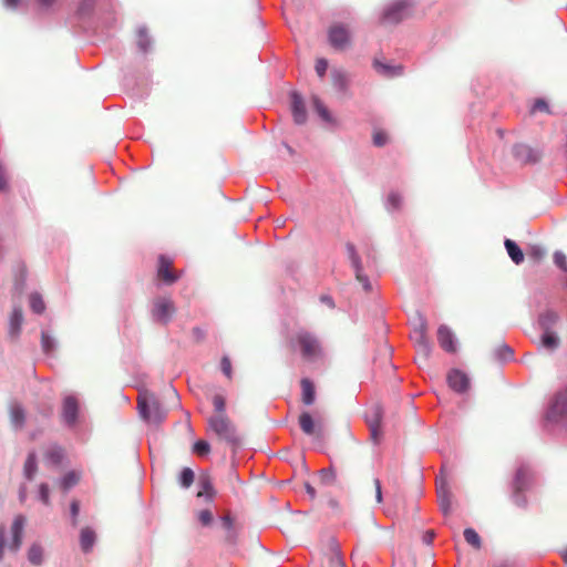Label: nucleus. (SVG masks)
Wrapping results in <instances>:
<instances>
[{
	"instance_id": "nucleus-36",
	"label": "nucleus",
	"mask_w": 567,
	"mask_h": 567,
	"mask_svg": "<svg viewBox=\"0 0 567 567\" xmlns=\"http://www.w3.org/2000/svg\"><path fill=\"white\" fill-rule=\"evenodd\" d=\"M195 480V474L192 468L184 467L181 472L179 483L183 487L188 488Z\"/></svg>"
},
{
	"instance_id": "nucleus-45",
	"label": "nucleus",
	"mask_w": 567,
	"mask_h": 567,
	"mask_svg": "<svg viewBox=\"0 0 567 567\" xmlns=\"http://www.w3.org/2000/svg\"><path fill=\"white\" fill-rule=\"evenodd\" d=\"M79 481V477L75 473H68L63 480H62V487L66 491L69 488H71L72 486H74Z\"/></svg>"
},
{
	"instance_id": "nucleus-23",
	"label": "nucleus",
	"mask_w": 567,
	"mask_h": 567,
	"mask_svg": "<svg viewBox=\"0 0 567 567\" xmlns=\"http://www.w3.org/2000/svg\"><path fill=\"white\" fill-rule=\"evenodd\" d=\"M200 489L197 493V497L206 496L209 501H212L216 494L215 488L213 486V482L209 475L205 474L199 477L198 481Z\"/></svg>"
},
{
	"instance_id": "nucleus-30",
	"label": "nucleus",
	"mask_w": 567,
	"mask_h": 567,
	"mask_svg": "<svg viewBox=\"0 0 567 567\" xmlns=\"http://www.w3.org/2000/svg\"><path fill=\"white\" fill-rule=\"evenodd\" d=\"M10 419L13 425L21 427L25 420L24 410L18 404L12 405L10 409Z\"/></svg>"
},
{
	"instance_id": "nucleus-34",
	"label": "nucleus",
	"mask_w": 567,
	"mask_h": 567,
	"mask_svg": "<svg viewBox=\"0 0 567 567\" xmlns=\"http://www.w3.org/2000/svg\"><path fill=\"white\" fill-rule=\"evenodd\" d=\"M380 424H381V412H380L379 408H375L373 410V419L370 421L371 436L373 437L374 441L378 440Z\"/></svg>"
},
{
	"instance_id": "nucleus-19",
	"label": "nucleus",
	"mask_w": 567,
	"mask_h": 567,
	"mask_svg": "<svg viewBox=\"0 0 567 567\" xmlns=\"http://www.w3.org/2000/svg\"><path fill=\"white\" fill-rule=\"evenodd\" d=\"M300 386H301V402L307 406L312 405L316 401L315 383L310 379L303 378L300 381Z\"/></svg>"
},
{
	"instance_id": "nucleus-53",
	"label": "nucleus",
	"mask_w": 567,
	"mask_h": 567,
	"mask_svg": "<svg viewBox=\"0 0 567 567\" xmlns=\"http://www.w3.org/2000/svg\"><path fill=\"white\" fill-rule=\"evenodd\" d=\"M70 511H71V515H72V524L75 526L78 524V515H79V512H80V504L78 501H72L71 502V505H70Z\"/></svg>"
},
{
	"instance_id": "nucleus-25",
	"label": "nucleus",
	"mask_w": 567,
	"mask_h": 567,
	"mask_svg": "<svg viewBox=\"0 0 567 567\" xmlns=\"http://www.w3.org/2000/svg\"><path fill=\"white\" fill-rule=\"evenodd\" d=\"M505 248L507 250L508 256L516 265H519L524 261V254L515 241H513L512 239H506Z\"/></svg>"
},
{
	"instance_id": "nucleus-64",
	"label": "nucleus",
	"mask_w": 567,
	"mask_h": 567,
	"mask_svg": "<svg viewBox=\"0 0 567 567\" xmlns=\"http://www.w3.org/2000/svg\"><path fill=\"white\" fill-rule=\"evenodd\" d=\"M329 506L332 507L333 509L340 508L339 503L333 498L329 499Z\"/></svg>"
},
{
	"instance_id": "nucleus-29",
	"label": "nucleus",
	"mask_w": 567,
	"mask_h": 567,
	"mask_svg": "<svg viewBox=\"0 0 567 567\" xmlns=\"http://www.w3.org/2000/svg\"><path fill=\"white\" fill-rule=\"evenodd\" d=\"M560 340L554 331H544L542 337V346L548 350L558 348Z\"/></svg>"
},
{
	"instance_id": "nucleus-3",
	"label": "nucleus",
	"mask_w": 567,
	"mask_h": 567,
	"mask_svg": "<svg viewBox=\"0 0 567 567\" xmlns=\"http://www.w3.org/2000/svg\"><path fill=\"white\" fill-rule=\"evenodd\" d=\"M533 481L534 474L528 466L522 465L516 470L512 483V499L516 506L523 508L526 507L527 499L526 496L524 495V492H526L532 486Z\"/></svg>"
},
{
	"instance_id": "nucleus-47",
	"label": "nucleus",
	"mask_w": 567,
	"mask_h": 567,
	"mask_svg": "<svg viewBox=\"0 0 567 567\" xmlns=\"http://www.w3.org/2000/svg\"><path fill=\"white\" fill-rule=\"evenodd\" d=\"M530 112L532 113H537V112L548 113L549 106L545 100L538 99L534 102Z\"/></svg>"
},
{
	"instance_id": "nucleus-8",
	"label": "nucleus",
	"mask_w": 567,
	"mask_h": 567,
	"mask_svg": "<svg viewBox=\"0 0 567 567\" xmlns=\"http://www.w3.org/2000/svg\"><path fill=\"white\" fill-rule=\"evenodd\" d=\"M328 40L332 48L342 51L350 45L351 37L346 25L336 23L328 30Z\"/></svg>"
},
{
	"instance_id": "nucleus-13",
	"label": "nucleus",
	"mask_w": 567,
	"mask_h": 567,
	"mask_svg": "<svg viewBox=\"0 0 567 567\" xmlns=\"http://www.w3.org/2000/svg\"><path fill=\"white\" fill-rule=\"evenodd\" d=\"M514 155L523 163H536L540 159L542 154L525 144H518L514 147Z\"/></svg>"
},
{
	"instance_id": "nucleus-39",
	"label": "nucleus",
	"mask_w": 567,
	"mask_h": 567,
	"mask_svg": "<svg viewBox=\"0 0 567 567\" xmlns=\"http://www.w3.org/2000/svg\"><path fill=\"white\" fill-rule=\"evenodd\" d=\"M330 567H347L346 563L338 549H333L329 555Z\"/></svg>"
},
{
	"instance_id": "nucleus-60",
	"label": "nucleus",
	"mask_w": 567,
	"mask_h": 567,
	"mask_svg": "<svg viewBox=\"0 0 567 567\" xmlns=\"http://www.w3.org/2000/svg\"><path fill=\"white\" fill-rule=\"evenodd\" d=\"M4 554V528L0 526V561L3 558Z\"/></svg>"
},
{
	"instance_id": "nucleus-55",
	"label": "nucleus",
	"mask_w": 567,
	"mask_h": 567,
	"mask_svg": "<svg viewBox=\"0 0 567 567\" xmlns=\"http://www.w3.org/2000/svg\"><path fill=\"white\" fill-rule=\"evenodd\" d=\"M138 45L143 49V50H146L147 47H148V40H147V32L145 29H141L138 31Z\"/></svg>"
},
{
	"instance_id": "nucleus-37",
	"label": "nucleus",
	"mask_w": 567,
	"mask_h": 567,
	"mask_svg": "<svg viewBox=\"0 0 567 567\" xmlns=\"http://www.w3.org/2000/svg\"><path fill=\"white\" fill-rule=\"evenodd\" d=\"M312 102H313L315 110L322 117V120L330 122L331 121L330 113H329L328 109L323 105V103L320 101V99L317 96H313Z\"/></svg>"
},
{
	"instance_id": "nucleus-59",
	"label": "nucleus",
	"mask_w": 567,
	"mask_h": 567,
	"mask_svg": "<svg viewBox=\"0 0 567 567\" xmlns=\"http://www.w3.org/2000/svg\"><path fill=\"white\" fill-rule=\"evenodd\" d=\"M193 336L197 342H202L205 339V331L199 327H195L193 329Z\"/></svg>"
},
{
	"instance_id": "nucleus-52",
	"label": "nucleus",
	"mask_w": 567,
	"mask_h": 567,
	"mask_svg": "<svg viewBox=\"0 0 567 567\" xmlns=\"http://www.w3.org/2000/svg\"><path fill=\"white\" fill-rule=\"evenodd\" d=\"M39 495L40 499L43 504L49 505L50 504V497H49V486L45 483H42L39 487Z\"/></svg>"
},
{
	"instance_id": "nucleus-6",
	"label": "nucleus",
	"mask_w": 567,
	"mask_h": 567,
	"mask_svg": "<svg viewBox=\"0 0 567 567\" xmlns=\"http://www.w3.org/2000/svg\"><path fill=\"white\" fill-rule=\"evenodd\" d=\"M298 423L306 435L316 439H322L324 436V423L320 415L315 416L309 411H303L298 417Z\"/></svg>"
},
{
	"instance_id": "nucleus-48",
	"label": "nucleus",
	"mask_w": 567,
	"mask_h": 567,
	"mask_svg": "<svg viewBox=\"0 0 567 567\" xmlns=\"http://www.w3.org/2000/svg\"><path fill=\"white\" fill-rule=\"evenodd\" d=\"M554 262L557 265V267H559L564 271H567V258L565 254H563L561 251H556L554 254Z\"/></svg>"
},
{
	"instance_id": "nucleus-15",
	"label": "nucleus",
	"mask_w": 567,
	"mask_h": 567,
	"mask_svg": "<svg viewBox=\"0 0 567 567\" xmlns=\"http://www.w3.org/2000/svg\"><path fill=\"white\" fill-rule=\"evenodd\" d=\"M447 382L451 389L456 392H464L470 385L467 375L460 370H452L447 374Z\"/></svg>"
},
{
	"instance_id": "nucleus-24",
	"label": "nucleus",
	"mask_w": 567,
	"mask_h": 567,
	"mask_svg": "<svg viewBox=\"0 0 567 567\" xmlns=\"http://www.w3.org/2000/svg\"><path fill=\"white\" fill-rule=\"evenodd\" d=\"M95 543V533L90 527H84L81 530L80 535V544L81 548L84 553H87L92 549Z\"/></svg>"
},
{
	"instance_id": "nucleus-57",
	"label": "nucleus",
	"mask_w": 567,
	"mask_h": 567,
	"mask_svg": "<svg viewBox=\"0 0 567 567\" xmlns=\"http://www.w3.org/2000/svg\"><path fill=\"white\" fill-rule=\"evenodd\" d=\"M499 353L502 355V358L504 360H509L513 358L514 355V352L512 350L511 347H508L507 344H503L501 348H499Z\"/></svg>"
},
{
	"instance_id": "nucleus-31",
	"label": "nucleus",
	"mask_w": 567,
	"mask_h": 567,
	"mask_svg": "<svg viewBox=\"0 0 567 567\" xmlns=\"http://www.w3.org/2000/svg\"><path fill=\"white\" fill-rule=\"evenodd\" d=\"M29 303H30L31 310L35 313L40 315V313L44 312V310H45V303L43 301V298L38 292H32L29 296Z\"/></svg>"
},
{
	"instance_id": "nucleus-4",
	"label": "nucleus",
	"mask_w": 567,
	"mask_h": 567,
	"mask_svg": "<svg viewBox=\"0 0 567 567\" xmlns=\"http://www.w3.org/2000/svg\"><path fill=\"white\" fill-rule=\"evenodd\" d=\"M140 415L147 422L159 423L166 416V411L162 408L154 394H144L137 402Z\"/></svg>"
},
{
	"instance_id": "nucleus-10",
	"label": "nucleus",
	"mask_w": 567,
	"mask_h": 567,
	"mask_svg": "<svg viewBox=\"0 0 567 567\" xmlns=\"http://www.w3.org/2000/svg\"><path fill=\"white\" fill-rule=\"evenodd\" d=\"M411 338L412 340L414 341L415 346H416V349H417V352L424 358L426 359L429 355H430V352H431V343L427 339V336H426V323L424 320H422L419 324V327H416L412 334H411Z\"/></svg>"
},
{
	"instance_id": "nucleus-44",
	"label": "nucleus",
	"mask_w": 567,
	"mask_h": 567,
	"mask_svg": "<svg viewBox=\"0 0 567 567\" xmlns=\"http://www.w3.org/2000/svg\"><path fill=\"white\" fill-rule=\"evenodd\" d=\"M220 369L228 380L233 378V367L229 357L224 355L220 360Z\"/></svg>"
},
{
	"instance_id": "nucleus-21",
	"label": "nucleus",
	"mask_w": 567,
	"mask_h": 567,
	"mask_svg": "<svg viewBox=\"0 0 567 567\" xmlns=\"http://www.w3.org/2000/svg\"><path fill=\"white\" fill-rule=\"evenodd\" d=\"M373 65L377 72L383 76L392 78L403 73V68L401 65H391L379 60H375Z\"/></svg>"
},
{
	"instance_id": "nucleus-49",
	"label": "nucleus",
	"mask_w": 567,
	"mask_h": 567,
	"mask_svg": "<svg viewBox=\"0 0 567 567\" xmlns=\"http://www.w3.org/2000/svg\"><path fill=\"white\" fill-rule=\"evenodd\" d=\"M9 190V183L7 178V172L2 163H0V192H8Z\"/></svg>"
},
{
	"instance_id": "nucleus-28",
	"label": "nucleus",
	"mask_w": 567,
	"mask_h": 567,
	"mask_svg": "<svg viewBox=\"0 0 567 567\" xmlns=\"http://www.w3.org/2000/svg\"><path fill=\"white\" fill-rule=\"evenodd\" d=\"M38 466H37V457L34 453H30L24 462L23 472L25 478L29 481L33 480L35 473H37Z\"/></svg>"
},
{
	"instance_id": "nucleus-32",
	"label": "nucleus",
	"mask_w": 567,
	"mask_h": 567,
	"mask_svg": "<svg viewBox=\"0 0 567 567\" xmlns=\"http://www.w3.org/2000/svg\"><path fill=\"white\" fill-rule=\"evenodd\" d=\"M320 483L326 486L337 484V473L333 468H323L319 473Z\"/></svg>"
},
{
	"instance_id": "nucleus-42",
	"label": "nucleus",
	"mask_w": 567,
	"mask_h": 567,
	"mask_svg": "<svg viewBox=\"0 0 567 567\" xmlns=\"http://www.w3.org/2000/svg\"><path fill=\"white\" fill-rule=\"evenodd\" d=\"M389 142L388 133L382 130L373 132V144L378 147L384 146Z\"/></svg>"
},
{
	"instance_id": "nucleus-50",
	"label": "nucleus",
	"mask_w": 567,
	"mask_h": 567,
	"mask_svg": "<svg viewBox=\"0 0 567 567\" xmlns=\"http://www.w3.org/2000/svg\"><path fill=\"white\" fill-rule=\"evenodd\" d=\"M198 519L204 526H208L213 522V514L209 509H203L198 513Z\"/></svg>"
},
{
	"instance_id": "nucleus-56",
	"label": "nucleus",
	"mask_w": 567,
	"mask_h": 567,
	"mask_svg": "<svg viewBox=\"0 0 567 567\" xmlns=\"http://www.w3.org/2000/svg\"><path fill=\"white\" fill-rule=\"evenodd\" d=\"M373 486L375 492V503L381 504L382 503V491H381V483L378 478L373 480Z\"/></svg>"
},
{
	"instance_id": "nucleus-27",
	"label": "nucleus",
	"mask_w": 567,
	"mask_h": 567,
	"mask_svg": "<svg viewBox=\"0 0 567 567\" xmlns=\"http://www.w3.org/2000/svg\"><path fill=\"white\" fill-rule=\"evenodd\" d=\"M331 79L334 87L341 92H346L349 85V79L346 72L341 70H332Z\"/></svg>"
},
{
	"instance_id": "nucleus-26",
	"label": "nucleus",
	"mask_w": 567,
	"mask_h": 567,
	"mask_svg": "<svg viewBox=\"0 0 567 567\" xmlns=\"http://www.w3.org/2000/svg\"><path fill=\"white\" fill-rule=\"evenodd\" d=\"M558 321V316L551 310H547L539 316L538 323L544 331H553L551 328Z\"/></svg>"
},
{
	"instance_id": "nucleus-7",
	"label": "nucleus",
	"mask_w": 567,
	"mask_h": 567,
	"mask_svg": "<svg viewBox=\"0 0 567 567\" xmlns=\"http://www.w3.org/2000/svg\"><path fill=\"white\" fill-rule=\"evenodd\" d=\"M176 312L175 305L171 298L158 297L153 301L152 317L162 324H167Z\"/></svg>"
},
{
	"instance_id": "nucleus-54",
	"label": "nucleus",
	"mask_w": 567,
	"mask_h": 567,
	"mask_svg": "<svg viewBox=\"0 0 567 567\" xmlns=\"http://www.w3.org/2000/svg\"><path fill=\"white\" fill-rule=\"evenodd\" d=\"M93 4H94V0H82V2L79 6V9H78L79 13L85 14L93 8Z\"/></svg>"
},
{
	"instance_id": "nucleus-1",
	"label": "nucleus",
	"mask_w": 567,
	"mask_h": 567,
	"mask_svg": "<svg viewBox=\"0 0 567 567\" xmlns=\"http://www.w3.org/2000/svg\"><path fill=\"white\" fill-rule=\"evenodd\" d=\"M292 343L299 348L302 359L308 362L319 360L323 355L320 340L308 330H299L292 338Z\"/></svg>"
},
{
	"instance_id": "nucleus-11",
	"label": "nucleus",
	"mask_w": 567,
	"mask_h": 567,
	"mask_svg": "<svg viewBox=\"0 0 567 567\" xmlns=\"http://www.w3.org/2000/svg\"><path fill=\"white\" fill-rule=\"evenodd\" d=\"M347 249L349 252L351 264L355 270L357 280L362 285L363 289L367 292L371 291L372 290L371 282L369 281V278L365 275H363L361 260L355 251L354 246L352 244H348Z\"/></svg>"
},
{
	"instance_id": "nucleus-9",
	"label": "nucleus",
	"mask_w": 567,
	"mask_h": 567,
	"mask_svg": "<svg viewBox=\"0 0 567 567\" xmlns=\"http://www.w3.org/2000/svg\"><path fill=\"white\" fill-rule=\"evenodd\" d=\"M436 492L442 513L445 516L450 515L452 512V493L449 488L447 480L443 475L436 481Z\"/></svg>"
},
{
	"instance_id": "nucleus-40",
	"label": "nucleus",
	"mask_w": 567,
	"mask_h": 567,
	"mask_svg": "<svg viewBox=\"0 0 567 567\" xmlns=\"http://www.w3.org/2000/svg\"><path fill=\"white\" fill-rule=\"evenodd\" d=\"M213 405L217 414H226V400L221 394H215L212 399Z\"/></svg>"
},
{
	"instance_id": "nucleus-18",
	"label": "nucleus",
	"mask_w": 567,
	"mask_h": 567,
	"mask_svg": "<svg viewBox=\"0 0 567 567\" xmlns=\"http://www.w3.org/2000/svg\"><path fill=\"white\" fill-rule=\"evenodd\" d=\"M437 341L445 351L452 353L456 351L454 336L452 331L444 324L440 326L437 329Z\"/></svg>"
},
{
	"instance_id": "nucleus-16",
	"label": "nucleus",
	"mask_w": 567,
	"mask_h": 567,
	"mask_svg": "<svg viewBox=\"0 0 567 567\" xmlns=\"http://www.w3.org/2000/svg\"><path fill=\"white\" fill-rule=\"evenodd\" d=\"M291 112L293 121L297 124H303L307 121V111L303 104V100L297 92L291 94Z\"/></svg>"
},
{
	"instance_id": "nucleus-61",
	"label": "nucleus",
	"mask_w": 567,
	"mask_h": 567,
	"mask_svg": "<svg viewBox=\"0 0 567 567\" xmlns=\"http://www.w3.org/2000/svg\"><path fill=\"white\" fill-rule=\"evenodd\" d=\"M435 537V533L434 530H427L424 535H423V542L427 545H431L433 539Z\"/></svg>"
},
{
	"instance_id": "nucleus-12",
	"label": "nucleus",
	"mask_w": 567,
	"mask_h": 567,
	"mask_svg": "<svg viewBox=\"0 0 567 567\" xmlns=\"http://www.w3.org/2000/svg\"><path fill=\"white\" fill-rule=\"evenodd\" d=\"M157 277L167 285H172L177 280L178 277L172 270V260L169 258L159 256Z\"/></svg>"
},
{
	"instance_id": "nucleus-51",
	"label": "nucleus",
	"mask_w": 567,
	"mask_h": 567,
	"mask_svg": "<svg viewBox=\"0 0 567 567\" xmlns=\"http://www.w3.org/2000/svg\"><path fill=\"white\" fill-rule=\"evenodd\" d=\"M328 69V61L326 59H318L316 61V72L320 78H323Z\"/></svg>"
},
{
	"instance_id": "nucleus-14",
	"label": "nucleus",
	"mask_w": 567,
	"mask_h": 567,
	"mask_svg": "<svg viewBox=\"0 0 567 567\" xmlns=\"http://www.w3.org/2000/svg\"><path fill=\"white\" fill-rule=\"evenodd\" d=\"M24 524L25 518L22 515L16 516L11 526L12 542L10 544V549L13 551H18L21 547Z\"/></svg>"
},
{
	"instance_id": "nucleus-17",
	"label": "nucleus",
	"mask_w": 567,
	"mask_h": 567,
	"mask_svg": "<svg viewBox=\"0 0 567 567\" xmlns=\"http://www.w3.org/2000/svg\"><path fill=\"white\" fill-rule=\"evenodd\" d=\"M79 403L74 396H66L63 401L62 416L68 424H74L78 417Z\"/></svg>"
},
{
	"instance_id": "nucleus-2",
	"label": "nucleus",
	"mask_w": 567,
	"mask_h": 567,
	"mask_svg": "<svg viewBox=\"0 0 567 567\" xmlns=\"http://www.w3.org/2000/svg\"><path fill=\"white\" fill-rule=\"evenodd\" d=\"M208 431L213 432L218 440L225 441L228 444L236 445L239 443V437L235 425L226 414H216L207 420Z\"/></svg>"
},
{
	"instance_id": "nucleus-22",
	"label": "nucleus",
	"mask_w": 567,
	"mask_h": 567,
	"mask_svg": "<svg viewBox=\"0 0 567 567\" xmlns=\"http://www.w3.org/2000/svg\"><path fill=\"white\" fill-rule=\"evenodd\" d=\"M23 322V311L21 307H14L10 320H9V332L11 336H18L21 330Z\"/></svg>"
},
{
	"instance_id": "nucleus-20",
	"label": "nucleus",
	"mask_w": 567,
	"mask_h": 567,
	"mask_svg": "<svg viewBox=\"0 0 567 567\" xmlns=\"http://www.w3.org/2000/svg\"><path fill=\"white\" fill-rule=\"evenodd\" d=\"M567 412V392H560L556 394L551 406H550V416L551 417H560Z\"/></svg>"
},
{
	"instance_id": "nucleus-46",
	"label": "nucleus",
	"mask_w": 567,
	"mask_h": 567,
	"mask_svg": "<svg viewBox=\"0 0 567 567\" xmlns=\"http://www.w3.org/2000/svg\"><path fill=\"white\" fill-rule=\"evenodd\" d=\"M388 203L392 209H399L402 205V196L392 192L388 195Z\"/></svg>"
},
{
	"instance_id": "nucleus-35",
	"label": "nucleus",
	"mask_w": 567,
	"mask_h": 567,
	"mask_svg": "<svg viewBox=\"0 0 567 567\" xmlns=\"http://www.w3.org/2000/svg\"><path fill=\"white\" fill-rule=\"evenodd\" d=\"M43 550L38 544H33L28 550V558L33 565H40L42 563Z\"/></svg>"
},
{
	"instance_id": "nucleus-33",
	"label": "nucleus",
	"mask_w": 567,
	"mask_h": 567,
	"mask_svg": "<svg viewBox=\"0 0 567 567\" xmlns=\"http://www.w3.org/2000/svg\"><path fill=\"white\" fill-rule=\"evenodd\" d=\"M464 538L467 544L473 546L475 549H480L482 547V540L480 535L473 528H465Z\"/></svg>"
},
{
	"instance_id": "nucleus-5",
	"label": "nucleus",
	"mask_w": 567,
	"mask_h": 567,
	"mask_svg": "<svg viewBox=\"0 0 567 567\" xmlns=\"http://www.w3.org/2000/svg\"><path fill=\"white\" fill-rule=\"evenodd\" d=\"M411 3L408 0H396L389 4L380 19L382 25L398 24L410 16Z\"/></svg>"
},
{
	"instance_id": "nucleus-63",
	"label": "nucleus",
	"mask_w": 567,
	"mask_h": 567,
	"mask_svg": "<svg viewBox=\"0 0 567 567\" xmlns=\"http://www.w3.org/2000/svg\"><path fill=\"white\" fill-rule=\"evenodd\" d=\"M20 0H3L8 8H16Z\"/></svg>"
},
{
	"instance_id": "nucleus-62",
	"label": "nucleus",
	"mask_w": 567,
	"mask_h": 567,
	"mask_svg": "<svg viewBox=\"0 0 567 567\" xmlns=\"http://www.w3.org/2000/svg\"><path fill=\"white\" fill-rule=\"evenodd\" d=\"M305 488H306V492L309 494V496L311 498L316 497V491H315V488L309 483L305 484Z\"/></svg>"
},
{
	"instance_id": "nucleus-38",
	"label": "nucleus",
	"mask_w": 567,
	"mask_h": 567,
	"mask_svg": "<svg viewBox=\"0 0 567 567\" xmlns=\"http://www.w3.org/2000/svg\"><path fill=\"white\" fill-rule=\"evenodd\" d=\"M41 347L45 353H51L54 350V341L45 331L41 332Z\"/></svg>"
},
{
	"instance_id": "nucleus-58",
	"label": "nucleus",
	"mask_w": 567,
	"mask_h": 567,
	"mask_svg": "<svg viewBox=\"0 0 567 567\" xmlns=\"http://www.w3.org/2000/svg\"><path fill=\"white\" fill-rule=\"evenodd\" d=\"M221 525L225 529L231 530L234 526V520L229 515H225L221 517Z\"/></svg>"
},
{
	"instance_id": "nucleus-43",
	"label": "nucleus",
	"mask_w": 567,
	"mask_h": 567,
	"mask_svg": "<svg viewBox=\"0 0 567 567\" xmlns=\"http://www.w3.org/2000/svg\"><path fill=\"white\" fill-rule=\"evenodd\" d=\"M47 457L58 464L63 457V450L60 446H52L48 450Z\"/></svg>"
},
{
	"instance_id": "nucleus-41",
	"label": "nucleus",
	"mask_w": 567,
	"mask_h": 567,
	"mask_svg": "<svg viewBox=\"0 0 567 567\" xmlns=\"http://www.w3.org/2000/svg\"><path fill=\"white\" fill-rule=\"evenodd\" d=\"M193 452L199 456L207 455L210 452V445L208 442L199 440L194 444Z\"/></svg>"
}]
</instances>
